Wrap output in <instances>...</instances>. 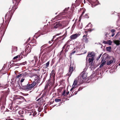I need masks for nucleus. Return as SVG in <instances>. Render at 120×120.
Returning a JSON list of instances; mask_svg holds the SVG:
<instances>
[{
    "label": "nucleus",
    "mask_w": 120,
    "mask_h": 120,
    "mask_svg": "<svg viewBox=\"0 0 120 120\" xmlns=\"http://www.w3.org/2000/svg\"><path fill=\"white\" fill-rule=\"evenodd\" d=\"M76 48H74L73 50V52L70 54V55L74 54L75 52L81 51L82 49V46L79 42H77L76 43Z\"/></svg>",
    "instance_id": "nucleus-1"
},
{
    "label": "nucleus",
    "mask_w": 120,
    "mask_h": 120,
    "mask_svg": "<svg viewBox=\"0 0 120 120\" xmlns=\"http://www.w3.org/2000/svg\"><path fill=\"white\" fill-rule=\"evenodd\" d=\"M15 103L17 104H20L23 101L25 100L23 96L18 95H16L14 98Z\"/></svg>",
    "instance_id": "nucleus-2"
},
{
    "label": "nucleus",
    "mask_w": 120,
    "mask_h": 120,
    "mask_svg": "<svg viewBox=\"0 0 120 120\" xmlns=\"http://www.w3.org/2000/svg\"><path fill=\"white\" fill-rule=\"evenodd\" d=\"M89 2L91 4V7L93 8L98 4V2L97 0H94L93 1L91 0L89 1Z\"/></svg>",
    "instance_id": "nucleus-3"
},
{
    "label": "nucleus",
    "mask_w": 120,
    "mask_h": 120,
    "mask_svg": "<svg viewBox=\"0 0 120 120\" xmlns=\"http://www.w3.org/2000/svg\"><path fill=\"white\" fill-rule=\"evenodd\" d=\"M68 8H66L64 10V12H62V13H60L59 14L58 16H57L56 17L54 18H52V20H54V19H57V17H58L60 16H61V15H65V14H66V12L67 11V10L68 9Z\"/></svg>",
    "instance_id": "nucleus-4"
},
{
    "label": "nucleus",
    "mask_w": 120,
    "mask_h": 120,
    "mask_svg": "<svg viewBox=\"0 0 120 120\" xmlns=\"http://www.w3.org/2000/svg\"><path fill=\"white\" fill-rule=\"evenodd\" d=\"M80 34L79 33H76L74 34L71 35L70 37V39L72 40H74L76 39L77 37H79Z\"/></svg>",
    "instance_id": "nucleus-5"
},
{
    "label": "nucleus",
    "mask_w": 120,
    "mask_h": 120,
    "mask_svg": "<svg viewBox=\"0 0 120 120\" xmlns=\"http://www.w3.org/2000/svg\"><path fill=\"white\" fill-rule=\"evenodd\" d=\"M59 27H61L60 22H57L54 24L52 26V28H56Z\"/></svg>",
    "instance_id": "nucleus-6"
},
{
    "label": "nucleus",
    "mask_w": 120,
    "mask_h": 120,
    "mask_svg": "<svg viewBox=\"0 0 120 120\" xmlns=\"http://www.w3.org/2000/svg\"><path fill=\"white\" fill-rule=\"evenodd\" d=\"M85 33L86 34L84 35L83 37V41L87 43L88 41V39L86 38L87 35V32L85 31Z\"/></svg>",
    "instance_id": "nucleus-7"
},
{
    "label": "nucleus",
    "mask_w": 120,
    "mask_h": 120,
    "mask_svg": "<svg viewBox=\"0 0 120 120\" xmlns=\"http://www.w3.org/2000/svg\"><path fill=\"white\" fill-rule=\"evenodd\" d=\"M73 67H70L69 70V72L67 74V75L70 76L73 71Z\"/></svg>",
    "instance_id": "nucleus-8"
},
{
    "label": "nucleus",
    "mask_w": 120,
    "mask_h": 120,
    "mask_svg": "<svg viewBox=\"0 0 120 120\" xmlns=\"http://www.w3.org/2000/svg\"><path fill=\"white\" fill-rule=\"evenodd\" d=\"M29 112L30 113V115H33L34 116L36 115L37 113L35 110L34 109L30 110Z\"/></svg>",
    "instance_id": "nucleus-9"
},
{
    "label": "nucleus",
    "mask_w": 120,
    "mask_h": 120,
    "mask_svg": "<svg viewBox=\"0 0 120 120\" xmlns=\"http://www.w3.org/2000/svg\"><path fill=\"white\" fill-rule=\"evenodd\" d=\"M31 88L30 84H28L26 86H24L23 87V88L25 90H30Z\"/></svg>",
    "instance_id": "nucleus-10"
},
{
    "label": "nucleus",
    "mask_w": 120,
    "mask_h": 120,
    "mask_svg": "<svg viewBox=\"0 0 120 120\" xmlns=\"http://www.w3.org/2000/svg\"><path fill=\"white\" fill-rule=\"evenodd\" d=\"M61 27L63 28L64 26H66L67 23L65 21L60 22Z\"/></svg>",
    "instance_id": "nucleus-11"
},
{
    "label": "nucleus",
    "mask_w": 120,
    "mask_h": 120,
    "mask_svg": "<svg viewBox=\"0 0 120 120\" xmlns=\"http://www.w3.org/2000/svg\"><path fill=\"white\" fill-rule=\"evenodd\" d=\"M80 19H79L77 22V26L79 28L81 29L82 27V23H80Z\"/></svg>",
    "instance_id": "nucleus-12"
},
{
    "label": "nucleus",
    "mask_w": 120,
    "mask_h": 120,
    "mask_svg": "<svg viewBox=\"0 0 120 120\" xmlns=\"http://www.w3.org/2000/svg\"><path fill=\"white\" fill-rule=\"evenodd\" d=\"M95 54L94 52H89L88 55L86 57V58L88 57H94L95 56Z\"/></svg>",
    "instance_id": "nucleus-13"
},
{
    "label": "nucleus",
    "mask_w": 120,
    "mask_h": 120,
    "mask_svg": "<svg viewBox=\"0 0 120 120\" xmlns=\"http://www.w3.org/2000/svg\"><path fill=\"white\" fill-rule=\"evenodd\" d=\"M94 59V57H90L89 59L88 60L89 63H91L90 64L92 66L93 65L94 63H93V61Z\"/></svg>",
    "instance_id": "nucleus-14"
},
{
    "label": "nucleus",
    "mask_w": 120,
    "mask_h": 120,
    "mask_svg": "<svg viewBox=\"0 0 120 120\" xmlns=\"http://www.w3.org/2000/svg\"><path fill=\"white\" fill-rule=\"evenodd\" d=\"M116 60L115 59L113 58L112 60L107 62V64L108 65H109L112 63H115V62Z\"/></svg>",
    "instance_id": "nucleus-15"
},
{
    "label": "nucleus",
    "mask_w": 120,
    "mask_h": 120,
    "mask_svg": "<svg viewBox=\"0 0 120 120\" xmlns=\"http://www.w3.org/2000/svg\"><path fill=\"white\" fill-rule=\"evenodd\" d=\"M112 42L111 40H108L107 41H103V43L105 44H108L109 45H112Z\"/></svg>",
    "instance_id": "nucleus-16"
},
{
    "label": "nucleus",
    "mask_w": 120,
    "mask_h": 120,
    "mask_svg": "<svg viewBox=\"0 0 120 120\" xmlns=\"http://www.w3.org/2000/svg\"><path fill=\"white\" fill-rule=\"evenodd\" d=\"M17 47L15 46H13L12 47V53H14L15 52L17 51Z\"/></svg>",
    "instance_id": "nucleus-17"
},
{
    "label": "nucleus",
    "mask_w": 120,
    "mask_h": 120,
    "mask_svg": "<svg viewBox=\"0 0 120 120\" xmlns=\"http://www.w3.org/2000/svg\"><path fill=\"white\" fill-rule=\"evenodd\" d=\"M82 77L83 79H85L87 77V74L85 73H84V72H82L81 73Z\"/></svg>",
    "instance_id": "nucleus-18"
},
{
    "label": "nucleus",
    "mask_w": 120,
    "mask_h": 120,
    "mask_svg": "<svg viewBox=\"0 0 120 120\" xmlns=\"http://www.w3.org/2000/svg\"><path fill=\"white\" fill-rule=\"evenodd\" d=\"M77 81L76 80H75L72 86V87L75 88L76 87V86L77 85Z\"/></svg>",
    "instance_id": "nucleus-19"
},
{
    "label": "nucleus",
    "mask_w": 120,
    "mask_h": 120,
    "mask_svg": "<svg viewBox=\"0 0 120 120\" xmlns=\"http://www.w3.org/2000/svg\"><path fill=\"white\" fill-rule=\"evenodd\" d=\"M113 41L117 45H119L120 44V41L118 40H114Z\"/></svg>",
    "instance_id": "nucleus-20"
},
{
    "label": "nucleus",
    "mask_w": 120,
    "mask_h": 120,
    "mask_svg": "<svg viewBox=\"0 0 120 120\" xmlns=\"http://www.w3.org/2000/svg\"><path fill=\"white\" fill-rule=\"evenodd\" d=\"M29 49V50L27 51V52H28V53L30 52L31 50V49L30 47H29V46H26V49L25 50V51H26L25 52H26L27 50Z\"/></svg>",
    "instance_id": "nucleus-21"
},
{
    "label": "nucleus",
    "mask_w": 120,
    "mask_h": 120,
    "mask_svg": "<svg viewBox=\"0 0 120 120\" xmlns=\"http://www.w3.org/2000/svg\"><path fill=\"white\" fill-rule=\"evenodd\" d=\"M70 41H71V40H69L67 41V44H66L63 47V50L64 49H65L66 47V46H67V48L68 47H69V45H67V44H68L69 42Z\"/></svg>",
    "instance_id": "nucleus-22"
},
{
    "label": "nucleus",
    "mask_w": 120,
    "mask_h": 120,
    "mask_svg": "<svg viewBox=\"0 0 120 120\" xmlns=\"http://www.w3.org/2000/svg\"><path fill=\"white\" fill-rule=\"evenodd\" d=\"M47 46V45L46 44H45L43 45L41 48V51L44 48Z\"/></svg>",
    "instance_id": "nucleus-23"
},
{
    "label": "nucleus",
    "mask_w": 120,
    "mask_h": 120,
    "mask_svg": "<svg viewBox=\"0 0 120 120\" xmlns=\"http://www.w3.org/2000/svg\"><path fill=\"white\" fill-rule=\"evenodd\" d=\"M55 74V72L54 70H52L51 73V74L52 76H54Z\"/></svg>",
    "instance_id": "nucleus-24"
},
{
    "label": "nucleus",
    "mask_w": 120,
    "mask_h": 120,
    "mask_svg": "<svg viewBox=\"0 0 120 120\" xmlns=\"http://www.w3.org/2000/svg\"><path fill=\"white\" fill-rule=\"evenodd\" d=\"M111 47L110 46H109L108 47H107L106 48V50L107 51H110L111 49Z\"/></svg>",
    "instance_id": "nucleus-25"
},
{
    "label": "nucleus",
    "mask_w": 120,
    "mask_h": 120,
    "mask_svg": "<svg viewBox=\"0 0 120 120\" xmlns=\"http://www.w3.org/2000/svg\"><path fill=\"white\" fill-rule=\"evenodd\" d=\"M61 101V100L58 98H56L55 99V101L56 102H60Z\"/></svg>",
    "instance_id": "nucleus-26"
},
{
    "label": "nucleus",
    "mask_w": 120,
    "mask_h": 120,
    "mask_svg": "<svg viewBox=\"0 0 120 120\" xmlns=\"http://www.w3.org/2000/svg\"><path fill=\"white\" fill-rule=\"evenodd\" d=\"M66 90H64V92H63V93L62 94V95H63L65 96H66Z\"/></svg>",
    "instance_id": "nucleus-27"
},
{
    "label": "nucleus",
    "mask_w": 120,
    "mask_h": 120,
    "mask_svg": "<svg viewBox=\"0 0 120 120\" xmlns=\"http://www.w3.org/2000/svg\"><path fill=\"white\" fill-rule=\"evenodd\" d=\"M22 75H23V74H20L17 75L16 76V78H19V77H21V76H22Z\"/></svg>",
    "instance_id": "nucleus-28"
},
{
    "label": "nucleus",
    "mask_w": 120,
    "mask_h": 120,
    "mask_svg": "<svg viewBox=\"0 0 120 120\" xmlns=\"http://www.w3.org/2000/svg\"><path fill=\"white\" fill-rule=\"evenodd\" d=\"M92 26V25L91 24V23H89L87 25L86 27V28L87 27L90 26V27H91Z\"/></svg>",
    "instance_id": "nucleus-29"
},
{
    "label": "nucleus",
    "mask_w": 120,
    "mask_h": 120,
    "mask_svg": "<svg viewBox=\"0 0 120 120\" xmlns=\"http://www.w3.org/2000/svg\"><path fill=\"white\" fill-rule=\"evenodd\" d=\"M105 62H103V63H102V64H101V65L100 66V68H101L102 67V66H103V65H104L105 64Z\"/></svg>",
    "instance_id": "nucleus-30"
},
{
    "label": "nucleus",
    "mask_w": 120,
    "mask_h": 120,
    "mask_svg": "<svg viewBox=\"0 0 120 120\" xmlns=\"http://www.w3.org/2000/svg\"><path fill=\"white\" fill-rule=\"evenodd\" d=\"M20 55H18L16 56L15 57H14L13 59H16L18 58V57H19L20 56Z\"/></svg>",
    "instance_id": "nucleus-31"
},
{
    "label": "nucleus",
    "mask_w": 120,
    "mask_h": 120,
    "mask_svg": "<svg viewBox=\"0 0 120 120\" xmlns=\"http://www.w3.org/2000/svg\"><path fill=\"white\" fill-rule=\"evenodd\" d=\"M31 84L34 86L36 84V82H34Z\"/></svg>",
    "instance_id": "nucleus-32"
},
{
    "label": "nucleus",
    "mask_w": 120,
    "mask_h": 120,
    "mask_svg": "<svg viewBox=\"0 0 120 120\" xmlns=\"http://www.w3.org/2000/svg\"><path fill=\"white\" fill-rule=\"evenodd\" d=\"M76 22H75L74 23V24L72 26V28H74L76 26V25H75V24H76Z\"/></svg>",
    "instance_id": "nucleus-33"
},
{
    "label": "nucleus",
    "mask_w": 120,
    "mask_h": 120,
    "mask_svg": "<svg viewBox=\"0 0 120 120\" xmlns=\"http://www.w3.org/2000/svg\"><path fill=\"white\" fill-rule=\"evenodd\" d=\"M49 64V62H48L47 63H46V67H48Z\"/></svg>",
    "instance_id": "nucleus-34"
},
{
    "label": "nucleus",
    "mask_w": 120,
    "mask_h": 120,
    "mask_svg": "<svg viewBox=\"0 0 120 120\" xmlns=\"http://www.w3.org/2000/svg\"><path fill=\"white\" fill-rule=\"evenodd\" d=\"M34 61V60H29V62L30 63H33Z\"/></svg>",
    "instance_id": "nucleus-35"
},
{
    "label": "nucleus",
    "mask_w": 120,
    "mask_h": 120,
    "mask_svg": "<svg viewBox=\"0 0 120 120\" xmlns=\"http://www.w3.org/2000/svg\"><path fill=\"white\" fill-rule=\"evenodd\" d=\"M115 31V30L114 29H112L111 30V32L112 33H114Z\"/></svg>",
    "instance_id": "nucleus-36"
},
{
    "label": "nucleus",
    "mask_w": 120,
    "mask_h": 120,
    "mask_svg": "<svg viewBox=\"0 0 120 120\" xmlns=\"http://www.w3.org/2000/svg\"><path fill=\"white\" fill-rule=\"evenodd\" d=\"M38 78V76H37L35 77V78L34 79V80H37Z\"/></svg>",
    "instance_id": "nucleus-37"
},
{
    "label": "nucleus",
    "mask_w": 120,
    "mask_h": 120,
    "mask_svg": "<svg viewBox=\"0 0 120 120\" xmlns=\"http://www.w3.org/2000/svg\"><path fill=\"white\" fill-rule=\"evenodd\" d=\"M24 79H22L20 81L21 82H22L24 81Z\"/></svg>",
    "instance_id": "nucleus-38"
},
{
    "label": "nucleus",
    "mask_w": 120,
    "mask_h": 120,
    "mask_svg": "<svg viewBox=\"0 0 120 120\" xmlns=\"http://www.w3.org/2000/svg\"><path fill=\"white\" fill-rule=\"evenodd\" d=\"M75 88L74 87H72V88L70 90V91H72L75 89Z\"/></svg>",
    "instance_id": "nucleus-39"
},
{
    "label": "nucleus",
    "mask_w": 120,
    "mask_h": 120,
    "mask_svg": "<svg viewBox=\"0 0 120 120\" xmlns=\"http://www.w3.org/2000/svg\"><path fill=\"white\" fill-rule=\"evenodd\" d=\"M120 33L119 32H118L116 34V36H115V37H116L117 36L119 35Z\"/></svg>",
    "instance_id": "nucleus-40"
},
{
    "label": "nucleus",
    "mask_w": 120,
    "mask_h": 120,
    "mask_svg": "<svg viewBox=\"0 0 120 120\" xmlns=\"http://www.w3.org/2000/svg\"><path fill=\"white\" fill-rule=\"evenodd\" d=\"M69 92H67L66 93V96H67L69 94Z\"/></svg>",
    "instance_id": "nucleus-41"
},
{
    "label": "nucleus",
    "mask_w": 120,
    "mask_h": 120,
    "mask_svg": "<svg viewBox=\"0 0 120 120\" xmlns=\"http://www.w3.org/2000/svg\"><path fill=\"white\" fill-rule=\"evenodd\" d=\"M115 35V34L114 33H112V34L111 35V36L112 37H113Z\"/></svg>",
    "instance_id": "nucleus-42"
},
{
    "label": "nucleus",
    "mask_w": 120,
    "mask_h": 120,
    "mask_svg": "<svg viewBox=\"0 0 120 120\" xmlns=\"http://www.w3.org/2000/svg\"><path fill=\"white\" fill-rule=\"evenodd\" d=\"M30 87H31V88L34 87L33 85L31 84H30Z\"/></svg>",
    "instance_id": "nucleus-43"
},
{
    "label": "nucleus",
    "mask_w": 120,
    "mask_h": 120,
    "mask_svg": "<svg viewBox=\"0 0 120 120\" xmlns=\"http://www.w3.org/2000/svg\"><path fill=\"white\" fill-rule=\"evenodd\" d=\"M24 53V51H23L21 53V55H23V53Z\"/></svg>",
    "instance_id": "nucleus-44"
},
{
    "label": "nucleus",
    "mask_w": 120,
    "mask_h": 120,
    "mask_svg": "<svg viewBox=\"0 0 120 120\" xmlns=\"http://www.w3.org/2000/svg\"><path fill=\"white\" fill-rule=\"evenodd\" d=\"M109 34V33H106V34H105V36H106L107 35H108Z\"/></svg>",
    "instance_id": "nucleus-45"
},
{
    "label": "nucleus",
    "mask_w": 120,
    "mask_h": 120,
    "mask_svg": "<svg viewBox=\"0 0 120 120\" xmlns=\"http://www.w3.org/2000/svg\"><path fill=\"white\" fill-rule=\"evenodd\" d=\"M84 13H85V11H83L82 12V14L81 15L82 16L83 15V14Z\"/></svg>",
    "instance_id": "nucleus-46"
},
{
    "label": "nucleus",
    "mask_w": 120,
    "mask_h": 120,
    "mask_svg": "<svg viewBox=\"0 0 120 120\" xmlns=\"http://www.w3.org/2000/svg\"><path fill=\"white\" fill-rule=\"evenodd\" d=\"M101 54H100V56H99V58H98L99 59V58H100V57H101Z\"/></svg>",
    "instance_id": "nucleus-47"
},
{
    "label": "nucleus",
    "mask_w": 120,
    "mask_h": 120,
    "mask_svg": "<svg viewBox=\"0 0 120 120\" xmlns=\"http://www.w3.org/2000/svg\"><path fill=\"white\" fill-rule=\"evenodd\" d=\"M51 43V41H49V44H50Z\"/></svg>",
    "instance_id": "nucleus-48"
},
{
    "label": "nucleus",
    "mask_w": 120,
    "mask_h": 120,
    "mask_svg": "<svg viewBox=\"0 0 120 120\" xmlns=\"http://www.w3.org/2000/svg\"><path fill=\"white\" fill-rule=\"evenodd\" d=\"M93 30H88V31H92Z\"/></svg>",
    "instance_id": "nucleus-49"
},
{
    "label": "nucleus",
    "mask_w": 120,
    "mask_h": 120,
    "mask_svg": "<svg viewBox=\"0 0 120 120\" xmlns=\"http://www.w3.org/2000/svg\"><path fill=\"white\" fill-rule=\"evenodd\" d=\"M77 92H76L75 93V95H76L77 94Z\"/></svg>",
    "instance_id": "nucleus-50"
},
{
    "label": "nucleus",
    "mask_w": 120,
    "mask_h": 120,
    "mask_svg": "<svg viewBox=\"0 0 120 120\" xmlns=\"http://www.w3.org/2000/svg\"><path fill=\"white\" fill-rule=\"evenodd\" d=\"M56 44H55V45L54 46V47H55V46H56Z\"/></svg>",
    "instance_id": "nucleus-51"
},
{
    "label": "nucleus",
    "mask_w": 120,
    "mask_h": 120,
    "mask_svg": "<svg viewBox=\"0 0 120 120\" xmlns=\"http://www.w3.org/2000/svg\"><path fill=\"white\" fill-rule=\"evenodd\" d=\"M8 120H13L12 119H8Z\"/></svg>",
    "instance_id": "nucleus-52"
},
{
    "label": "nucleus",
    "mask_w": 120,
    "mask_h": 120,
    "mask_svg": "<svg viewBox=\"0 0 120 120\" xmlns=\"http://www.w3.org/2000/svg\"><path fill=\"white\" fill-rule=\"evenodd\" d=\"M80 90L79 89H78V91H80Z\"/></svg>",
    "instance_id": "nucleus-53"
},
{
    "label": "nucleus",
    "mask_w": 120,
    "mask_h": 120,
    "mask_svg": "<svg viewBox=\"0 0 120 120\" xmlns=\"http://www.w3.org/2000/svg\"><path fill=\"white\" fill-rule=\"evenodd\" d=\"M24 63L25 64H26V62H25Z\"/></svg>",
    "instance_id": "nucleus-54"
},
{
    "label": "nucleus",
    "mask_w": 120,
    "mask_h": 120,
    "mask_svg": "<svg viewBox=\"0 0 120 120\" xmlns=\"http://www.w3.org/2000/svg\"><path fill=\"white\" fill-rule=\"evenodd\" d=\"M55 36H53V38H55Z\"/></svg>",
    "instance_id": "nucleus-55"
},
{
    "label": "nucleus",
    "mask_w": 120,
    "mask_h": 120,
    "mask_svg": "<svg viewBox=\"0 0 120 120\" xmlns=\"http://www.w3.org/2000/svg\"><path fill=\"white\" fill-rule=\"evenodd\" d=\"M15 65V64H14V65Z\"/></svg>",
    "instance_id": "nucleus-56"
},
{
    "label": "nucleus",
    "mask_w": 120,
    "mask_h": 120,
    "mask_svg": "<svg viewBox=\"0 0 120 120\" xmlns=\"http://www.w3.org/2000/svg\"><path fill=\"white\" fill-rule=\"evenodd\" d=\"M51 41H52L53 40H52V39Z\"/></svg>",
    "instance_id": "nucleus-57"
},
{
    "label": "nucleus",
    "mask_w": 120,
    "mask_h": 120,
    "mask_svg": "<svg viewBox=\"0 0 120 120\" xmlns=\"http://www.w3.org/2000/svg\"><path fill=\"white\" fill-rule=\"evenodd\" d=\"M119 65L120 66V63L119 64Z\"/></svg>",
    "instance_id": "nucleus-58"
},
{
    "label": "nucleus",
    "mask_w": 120,
    "mask_h": 120,
    "mask_svg": "<svg viewBox=\"0 0 120 120\" xmlns=\"http://www.w3.org/2000/svg\"><path fill=\"white\" fill-rule=\"evenodd\" d=\"M84 3H85V1H84Z\"/></svg>",
    "instance_id": "nucleus-59"
}]
</instances>
